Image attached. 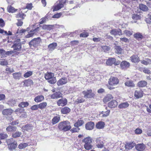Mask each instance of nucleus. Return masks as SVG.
<instances>
[{
    "mask_svg": "<svg viewBox=\"0 0 151 151\" xmlns=\"http://www.w3.org/2000/svg\"><path fill=\"white\" fill-rule=\"evenodd\" d=\"M58 127L59 129L64 132L68 131L71 128L70 122L67 121L60 122Z\"/></svg>",
    "mask_w": 151,
    "mask_h": 151,
    "instance_id": "obj_1",
    "label": "nucleus"
},
{
    "mask_svg": "<svg viewBox=\"0 0 151 151\" xmlns=\"http://www.w3.org/2000/svg\"><path fill=\"white\" fill-rule=\"evenodd\" d=\"M44 77L48 82L50 83L53 84L55 83L57 81L56 77H54V74L52 73L47 72L45 74Z\"/></svg>",
    "mask_w": 151,
    "mask_h": 151,
    "instance_id": "obj_2",
    "label": "nucleus"
},
{
    "mask_svg": "<svg viewBox=\"0 0 151 151\" xmlns=\"http://www.w3.org/2000/svg\"><path fill=\"white\" fill-rule=\"evenodd\" d=\"M119 83V80L117 78L111 77L109 81V85L107 86L108 88L110 90L114 89L115 88L113 86L117 85Z\"/></svg>",
    "mask_w": 151,
    "mask_h": 151,
    "instance_id": "obj_3",
    "label": "nucleus"
},
{
    "mask_svg": "<svg viewBox=\"0 0 151 151\" xmlns=\"http://www.w3.org/2000/svg\"><path fill=\"white\" fill-rule=\"evenodd\" d=\"M83 142L84 143V147L86 150H89L92 148L93 146L91 145L92 139L90 137L84 138L83 140Z\"/></svg>",
    "mask_w": 151,
    "mask_h": 151,
    "instance_id": "obj_4",
    "label": "nucleus"
},
{
    "mask_svg": "<svg viewBox=\"0 0 151 151\" xmlns=\"http://www.w3.org/2000/svg\"><path fill=\"white\" fill-rule=\"evenodd\" d=\"M41 42V39L39 37L32 40L29 43V45L31 47L32 46L36 47L38 46Z\"/></svg>",
    "mask_w": 151,
    "mask_h": 151,
    "instance_id": "obj_5",
    "label": "nucleus"
},
{
    "mask_svg": "<svg viewBox=\"0 0 151 151\" xmlns=\"http://www.w3.org/2000/svg\"><path fill=\"white\" fill-rule=\"evenodd\" d=\"M20 39L17 40L14 42L12 47L14 48V50H20L22 48V46Z\"/></svg>",
    "mask_w": 151,
    "mask_h": 151,
    "instance_id": "obj_6",
    "label": "nucleus"
},
{
    "mask_svg": "<svg viewBox=\"0 0 151 151\" xmlns=\"http://www.w3.org/2000/svg\"><path fill=\"white\" fill-rule=\"evenodd\" d=\"M84 97L86 99L91 98L94 96V94L92 93L91 90H85L83 91Z\"/></svg>",
    "mask_w": 151,
    "mask_h": 151,
    "instance_id": "obj_7",
    "label": "nucleus"
},
{
    "mask_svg": "<svg viewBox=\"0 0 151 151\" xmlns=\"http://www.w3.org/2000/svg\"><path fill=\"white\" fill-rule=\"evenodd\" d=\"M23 99H11L8 102L9 104L12 106H14L16 104L17 102H19L20 101H23Z\"/></svg>",
    "mask_w": 151,
    "mask_h": 151,
    "instance_id": "obj_8",
    "label": "nucleus"
},
{
    "mask_svg": "<svg viewBox=\"0 0 151 151\" xmlns=\"http://www.w3.org/2000/svg\"><path fill=\"white\" fill-rule=\"evenodd\" d=\"M67 100L63 98L59 100L57 102L58 106H64L67 104Z\"/></svg>",
    "mask_w": 151,
    "mask_h": 151,
    "instance_id": "obj_9",
    "label": "nucleus"
},
{
    "mask_svg": "<svg viewBox=\"0 0 151 151\" xmlns=\"http://www.w3.org/2000/svg\"><path fill=\"white\" fill-rule=\"evenodd\" d=\"M110 33L115 36L122 35L121 30L120 29H113L111 31Z\"/></svg>",
    "mask_w": 151,
    "mask_h": 151,
    "instance_id": "obj_10",
    "label": "nucleus"
},
{
    "mask_svg": "<svg viewBox=\"0 0 151 151\" xmlns=\"http://www.w3.org/2000/svg\"><path fill=\"white\" fill-rule=\"evenodd\" d=\"M94 123L92 122H90L85 125V128L87 130H91L94 127Z\"/></svg>",
    "mask_w": 151,
    "mask_h": 151,
    "instance_id": "obj_11",
    "label": "nucleus"
},
{
    "mask_svg": "<svg viewBox=\"0 0 151 151\" xmlns=\"http://www.w3.org/2000/svg\"><path fill=\"white\" fill-rule=\"evenodd\" d=\"M135 148L136 150L139 151H142L144 150L145 148V146L143 144H139L136 145Z\"/></svg>",
    "mask_w": 151,
    "mask_h": 151,
    "instance_id": "obj_12",
    "label": "nucleus"
},
{
    "mask_svg": "<svg viewBox=\"0 0 151 151\" xmlns=\"http://www.w3.org/2000/svg\"><path fill=\"white\" fill-rule=\"evenodd\" d=\"M67 82L68 80L66 78H62L58 81L57 84L58 86H61L65 84Z\"/></svg>",
    "mask_w": 151,
    "mask_h": 151,
    "instance_id": "obj_13",
    "label": "nucleus"
},
{
    "mask_svg": "<svg viewBox=\"0 0 151 151\" xmlns=\"http://www.w3.org/2000/svg\"><path fill=\"white\" fill-rule=\"evenodd\" d=\"M136 145V144L133 142H128L125 145V147L127 150H131L134 146Z\"/></svg>",
    "mask_w": 151,
    "mask_h": 151,
    "instance_id": "obj_14",
    "label": "nucleus"
},
{
    "mask_svg": "<svg viewBox=\"0 0 151 151\" xmlns=\"http://www.w3.org/2000/svg\"><path fill=\"white\" fill-rule=\"evenodd\" d=\"M120 65L122 69H124L128 68L130 65V64L127 61H123L121 63Z\"/></svg>",
    "mask_w": 151,
    "mask_h": 151,
    "instance_id": "obj_15",
    "label": "nucleus"
},
{
    "mask_svg": "<svg viewBox=\"0 0 151 151\" xmlns=\"http://www.w3.org/2000/svg\"><path fill=\"white\" fill-rule=\"evenodd\" d=\"M64 6L63 4L61 3H59L57 5H55L52 7L53 9V11H58L60 9L62 8Z\"/></svg>",
    "mask_w": 151,
    "mask_h": 151,
    "instance_id": "obj_16",
    "label": "nucleus"
},
{
    "mask_svg": "<svg viewBox=\"0 0 151 151\" xmlns=\"http://www.w3.org/2000/svg\"><path fill=\"white\" fill-rule=\"evenodd\" d=\"M62 94L59 91L56 92L51 95V98L53 99H58L62 97Z\"/></svg>",
    "mask_w": 151,
    "mask_h": 151,
    "instance_id": "obj_17",
    "label": "nucleus"
},
{
    "mask_svg": "<svg viewBox=\"0 0 151 151\" xmlns=\"http://www.w3.org/2000/svg\"><path fill=\"white\" fill-rule=\"evenodd\" d=\"M143 95V92L142 90H137L135 91L134 96L137 99L142 97Z\"/></svg>",
    "mask_w": 151,
    "mask_h": 151,
    "instance_id": "obj_18",
    "label": "nucleus"
},
{
    "mask_svg": "<svg viewBox=\"0 0 151 151\" xmlns=\"http://www.w3.org/2000/svg\"><path fill=\"white\" fill-rule=\"evenodd\" d=\"M13 110L11 109H4L2 112V114L4 115H10L12 113Z\"/></svg>",
    "mask_w": 151,
    "mask_h": 151,
    "instance_id": "obj_19",
    "label": "nucleus"
},
{
    "mask_svg": "<svg viewBox=\"0 0 151 151\" xmlns=\"http://www.w3.org/2000/svg\"><path fill=\"white\" fill-rule=\"evenodd\" d=\"M33 128V127L31 125H26L23 126L22 127V129L23 132H24L25 130L29 131L30 130H32Z\"/></svg>",
    "mask_w": 151,
    "mask_h": 151,
    "instance_id": "obj_20",
    "label": "nucleus"
},
{
    "mask_svg": "<svg viewBox=\"0 0 151 151\" xmlns=\"http://www.w3.org/2000/svg\"><path fill=\"white\" fill-rule=\"evenodd\" d=\"M116 59L114 58H109L106 61L107 65H111L115 63Z\"/></svg>",
    "mask_w": 151,
    "mask_h": 151,
    "instance_id": "obj_21",
    "label": "nucleus"
},
{
    "mask_svg": "<svg viewBox=\"0 0 151 151\" xmlns=\"http://www.w3.org/2000/svg\"><path fill=\"white\" fill-rule=\"evenodd\" d=\"M117 105V103L116 101L115 100H113L108 104V106L111 108H115Z\"/></svg>",
    "mask_w": 151,
    "mask_h": 151,
    "instance_id": "obj_22",
    "label": "nucleus"
},
{
    "mask_svg": "<svg viewBox=\"0 0 151 151\" xmlns=\"http://www.w3.org/2000/svg\"><path fill=\"white\" fill-rule=\"evenodd\" d=\"M40 27H42V29L44 30H50L53 29V25H52L44 24L42 26H40Z\"/></svg>",
    "mask_w": 151,
    "mask_h": 151,
    "instance_id": "obj_23",
    "label": "nucleus"
},
{
    "mask_svg": "<svg viewBox=\"0 0 151 151\" xmlns=\"http://www.w3.org/2000/svg\"><path fill=\"white\" fill-rule=\"evenodd\" d=\"M105 124L102 121L99 122L96 125V127L98 129H102L105 126Z\"/></svg>",
    "mask_w": 151,
    "mask_h": 151,
    "instance_id": "obj_24",
    "label": "nucleus"
},
{
    "mask_svg": "<svg viewBox=\"0 0 151 151\" xmlns=\"http://www.w3.org/2000/svg\"><path fill=\"white\" fill-rule=\"evenodd\" d=\"M130 58L131 61L134 63L138 62L139 61V58L136 55H133L130 57Z\"/></svg>",
    "mask_w": 151,
    "mask_h": 151,
    "instance_id": "obj_25",
    "label": "nucleus"
},
{
    "mask_svg": "<svg viewBox=\"0 0 151 151\" xmlns=\"http://www.w3.org/2000/svg\"><path fill=\"white\" fill-rule=\"evenodd\" d=\"M57 45L56 43L53 42L49 44L48 46V48L49 50L53 51Z\"/></svg>",
    "mask_w": 151,
    "mask_h": 151,
    "instance_id": "obj_26",
    "label": "nucleus"
},
{
    "mask_svg": "<svg viewBox=\"0 0 151 151\" xmlns=\"http://www.w3.org/2000/svg\"><path fill=\"white\" fill-rule=\"evenodd\" d=\"M139 7L140 10L144 12H147L149 10L148 7L146 5L142 4H140Z\"/></svg>",
    "mask_w": 151,
    "mask_h": 151,
    "instance_id": "obj_27",
    "label": "nucleus"
},
{
    "mask_svg": "<svg viewBox=\"0 0 151 151\" xmlns=\"http://www.w3.org/2000/svg\"><path fill=\"white\" fill-rule=\"evenodd\" d=\"M126 86L131 87H134L135 86V84L133 81L132 80H129L127 81L124 83Z\"/></svg>",
    "mask_w": 151,
    "mask_h": 151,
    "instance_id": "obj_28",
    "label": "nucleus"
},
{
    "mask_svg": "<svg viewBox=\"0 0 151 151\" xmlns=\"http://www.w3.org/2000/svg\"><path fill=\"white\" fill-rule=\"evenodd\" d=\"M12 75L13 78L16 80H19L22 77V73L20 72L13 73Z\"/></svg>",
    "mask_w": 151,
    "mask_h": 151,
    "instance_id": "obj_29",
    "label": "nucleus"
},
{
    "mask_svg": "<svg viewBox=\"0 0 151 151\" xmlns=\"http://www.w3.org/2000/svg\"><path fill=\"white\" fill-rule=\"evenodd\" d=\"M70 111V109L67 107H65L61 109V112L63 114L68 113Z\"/></svg>",
    "mask_w": 151,
    "mask_h": 151,
    "instance_id": "obj_30",
    "label": "nucleus"
},
{
    "mask_svg": "<svg viewBox=\"0 0 151 151\" xmlns=\"http://www.w3.org/2000/svg\"><path fill=\"white\" fill-rule=\"evenodd\" d=\"M44 99V97L42 95L38 96H36L35 99L34 101L36 102H39L42 101Z\"/></svg>",
    "mask_w": 151,
    "mask_h": 151,
    "instance_id": "obj_31",
    "label": "nucleus"
},
{
    "mask_svg": "<svg viewBox=\"0 0 151 151\" xmlns=\"http://www.w3.org/2000/svg\"><path fill=\"white\" fill-rule=\"evenodd\" d=\"M21 101V102H20L19 104L18 105V106L19 107L22 108L26 107L29 105V103L27 102H22V101Z\"/></svg>",
    "mask_w": 151,
    "mask_h": 151,
    "instance_id": "obj_32",
    "label": "nucleus"
},
{
    "mask_svg": "<svg viewBox=\"0 0 151 151\" xmlns=\"http://www.w3.org/2000/svg\"><path fill=\"white\" fill-rule=\"evenodd\" d=\"M24 85L26 86H28L33 84L32 81L30 80H27L24 81L23 82Z\"/></svg>",
    "mask_w": 151,
    "mask_h": 151,
    "instance_id": "obj_33",
    "label": "nucleus"
},
{
    "mask_svg": "<svg viewBox=\"0 0 151 151\" xmlns=\"http://www.w3.org/2000/svg\"><path fill=\"white\" fill-rule=\"evenodd\" d=\"M147 84L146 81H141L138 82V86L139 87H143L145 86Z\"/></svg>",
    "mask_w": 151,
    "mask_h": 151,
    "instance_id": "obj_34",
    "label": "nucleus"
},
{
    "mask_svg": "<svg viewBox=\"0 0 151 151\" xmlns=\"http://www.w3.org/2000/svg\"><path fill=\"white\" fill-rule=\"evenodd\" d=\"M115 50V52L117 54H122L124 52L123 50L119 46H116Z\"/></svg>",
    "mask_w": 151,
    "mask_h": 151,
    "instance_id": "obj_35",
    "label": "nucleus"
},
{
    "mask_svg": "<svg viewBox=\"0 0 151 151\" xmlns=\"http://www.w3.org/2000/svg\"><path fill=\"white\" fill-rule=\"evenodd\" d=\"M96 146L98 148H102L103 147V143L102 141H101L99 139H97L96 140Z\"/></svg>",
    "mask_w": 151,
    "mask_h": 151,
    "instance_id": "obj_36",
    "label": "nucleus"
},
{
    "mask_svg": "<svg viewBox=\"0 0 151 151\" xmlns=\"http://www.w3.org/2000/svg\"><path fill=\"white\" fill-rule=\"evenodd\" d=\"M60 117L59 116H56L53 117L52 120V123L53 124L58 123L60 120Z\"/></svg>",
    "mask_w": 151,
    "mask_h": 151,
    "instance_id": "obj_37",
    "label": "nucleus"
},
{
    "mask_svg": "<svg viewBox=\"0 0 151 151\" xmlns=\"http://www.w3.org/2000/svg\"><path fill=\"white\" fill-rule=\"evenodd\" d=\"M39 29V27H37V28L35 29V30H34L33 31H31L29 33H28L27 35H26V37L29 38L32 37L34 34L35 32L37 31H38V29Z\"/></svg>",
    "mask_w": 151,
    "mask_h": 151,
    "instance_id": "obj_38",
    "label": "nucleus"
},
{
    "mask_svg": "<svg viewBox=\"0 0 151 151\" xmlns=\"http://www.w3.org/2000/svg\"><path fill=\"white\" fill-rule=\"evenodd\" d=\"M84 123L83 120H78V121L74 124L75 127H78L82 125Z\"/></svg>",
    "mask_w": 151,
    "mask_h": 151,
    "instance_id": "obj_39",
    "label": "nucleus"
},
{
    "mask_svg": "<svg viewBox=\"0 0 151 151\" xmlns=\"http://www.w3.org/2000/svg\"><path fill=\"white\" fill-rule=\"evenodd\" d=\"M17 143L14 142L10 144H8V147L10 149L12 150L15 149V148L17 147Z\"/></svg>",
    "mask_w": 151,
    "mask_h": 151,
    "instance_id": "obj_40",
    "label": "nucleus"
},
{
    "mask_svg": "<svg viewBox=\"0 0 151 151\" xmlns=\"http://www.w3.org/2000/svg\"><path fill=\"white\" fill-rule=\"evenodd\" d=\"M22 133L21 132L17 131L12 134V137L14 138L19 137L20 136Z\"/></svg>",
    "mask_w": 151,
    "mask_h": 151,
    "instance_id": "obj_41",
    "label": "nucleus"
},
{
    "mask_svg": "<svg viewBox=\"0 0 151 151\" xmlns=\"http://www.w3.org/2000/svg\"><path fill=\"white\" fill-rule=\"evenodd\" d=\"M17 127L14 126H9L6 128V130L8 132H13L16 131Z\"/></svg>",
    "mask_w": 151,
    "mask_h": 151,
    "instance_id": "obj_42",
    "label": "nucleus"
},
{
    "mask_svg": "<svg viewBox=\"0 0 151 151\" xmlns=\"http://www.w3.org/2000/svg\"><path fill=\"white\" fill-rule=\"evenodd\" d=\"M129 106V104L127 102H124L120 104L119 107L120 108H125Z\"/></svg>",
    "mask_w": 151,
    "mask_h": 151,
    "instance_id": "obj_43",
    "label": "nucleus"
},
{
    "mask_svg": "<svg viewBox=\"0 0 151 151\" xmlns=\"http://www.w3.org/2000/svg\"><path fill=\"white\" fill-rule=\"evenodd\" d=\"M133 36L134 38H135L137 39H142V37H143L142 35V34L139 32L135 34H134Z\"/></svg>",
    "mask_w": 151,
    "mask_h": 151,
    "instance_id": "obj_44",
    "label": "nucleus"
},
{
    "mask_svg": "<svg viewBox=\"0 0 151 151\" xmlns=\"http://www.w3.org/2000/svg\"><path fill=\"white\" fill-rule=\"evenodd\" d=\"M113 97L112 95L111 94H108L104 99V101L105 102H107L113 99Z\"/></svg>",
    "mask_w": 151,
    "mask_h": 151,
    "instance_id": "obj_45",
    "label": "nucleus"
},
{
    "mask_svg": "<svg viewBox=\"0 0 151 151\" xmlns=\"http://www.w3.org/2000/svg\"><path fill=\"white\" fill-rule=\"evenodd\" d=\"M8 11L9 12L14 13L17 10L11 6H8L7 8Z\"/></svg>",
    "mask_w": 151,
    "mask_h": 151,
    "instance_id": "obj_46",
    "label": "nucleus"
},
{
    "mask_svg": "<svg viewBox=\"0 0 151 151\" xmlns=\"http://www.w3.org/2000/svg\"><path fill=\"white\" fill-rule=\"evenodd\" d=\"M111 48L107 46H101V50L102 51L104 52H106L109 51L110 49Z\"/></svg>",
    "mask_w": 151,
    "mask_h": 151,
    "instance_id": "obj_47",
    "label": "nucleus"
},
{
    "mask_svg": "<svg viewBox=\"0 0 151 151\" xmlns=\"http://www.w3.org/2000/svg\"><path fill=\"white\" fill-rule=\"evenodd\" d=\"M132 31L131 32L128 30H125L123 31V33L122 34V35L126 34L127 36L130 37L132 35Z\"/></svg>",
    "mask_w": 151,
    "mask_h": 151,
    "instance_id": "obj_48",
    "label": "nucleus"
},
{
    "mask_svg": "<svg viewBox=\"0 0 151 151\" xmlns=\"http://www.w3.org/2000/svg\"><path fill=\"white\" fill-rule=\"evenodd\" d=\"M8 63V60L5 59H2L0 61V64L2 65H6Z\"/></svg>",
    "mask_w": 151,
    "mask_h": 151,
    "instance_id": "obj_49",
    "label": "nucleus"
},
{
    "mask_svg": "<svg viewBox=\"0 0 151 151\" xmlns=\"http://www.w3.org/2000/svg\"><path fill=\"white\" fill-rule=\"evenodd\" d=\"M132 19L134 20H137L140 19V16L137 14H132Z\"/></svg>",
    "mask_w": 151,
    "mask_h": 151,
    "instance_id": "obj_50",
    "label": "nucleus"
},
{
    "mask_svg": "<svg viewBox=\"0 0 151 151\" xmlns=\"http://www.w3.org/2000/svg\"><path fill=\"white\" fill-rule=\"evenodd\" d=\"M39 105V107L40 109H42L45 108L47 105V103L46 102H43L40 103L38 105Z\"/></svg>",
    "mask_w": 151,
    "mask_h": 151,
    "instance_id": "obj_51",
    "label": "nucleus"
},
{
    "mask_svg": "<svg viewBox=\"0 0 151 151\" xmlns=\"http://www.w3.org/2000/svg\"><path fill=\"white\" fill-rule=\"evenodd\" d=\"M33 72L32 71H29L25 73L24 75V76L25 78H27L30 77L32 75Z\"/></svg>",
    "mask_w": 151,
    "mask_h": 151,
    "instance_id": "obj_52",
    "label": "nucleus"
},
{
    "mask_svg": "<svg viewBox=\"0 0 151 151\" xmlns=\"http://www.w3.org/2000/svg\"><path fill=\"white\" fill-rule=\"evenodd\" d=\"M28 146V144L27 143H21L19 145V148L20 149H22Z\"/></svg>",
    "mask_w": 151,
    "mask_h": 151,
    "instance_id": "obj_53",
    "label": "nucleus"
},
{
    "mask_svg": "<svg viewBox=\"0 0 151 151\" xmlns=\"http://www.w3.org/2000/svg\"><path fill=\"white\" fill-rule=\"evenodd\" d=\"M8 135L6 133H0V139H4L7 138Z\"/></svg>",
    "mask_w": 151,
    "mask_h": 151,
    "instance_id": "obj_54",
    "label": "nucleus"
},
{
    "mask_svg": "<svg viewBox=\"0 0 151 151\" xmlns=\"http://www.w3.org/2000/svg\"><path fill=\"white\" fill-rule=\"evenodd\" d=\"M110 111L109 110H108L106 112H104H104H103V115L102 116L103 117H106L108 116L110 113Z\"/></svg>",
    "mask_w": 151,
    "mask_h": 151,
    "instance_id": "obj_55",
    "label": "nucleus"
},
{
    "mask_svg": "<svg viewBox=\"0 0 151 151\" xmlns=\"http://www.w3.org/2000/svg\"><path fill=\"white\" fill-rule=\"evenodd\" d=\"M88 36V33L83 32L80 35V36L81 37H86Z\"/></svg>",
    "mask_w": 151,
    "mask_h": 151,
    "instance_id": "obj_56",
    "label": "nucleus"
},
{
    "mask_svg": "<svg viewBox=\"0 0 151 151\" xmlns=\"http://www.w3.org/2000/svg\"><path fill=\"white\" fill-rule=\"evenodd\" d=\"M62 15V13H57L56 14H55L52 17L53 18H58L60 17Z\"/></svg>",
    "mask_w": 151,
    "mask_h": 151,
    "instance_id": "obj_57",
    "label": "nucleus"
},
{
    "mask_svg": "<svg viewBox=\"0 0 151 151\" xmlns=\"http://www.w3.org/2000/svg\"><path fill=\"white\" fill-rule=\"evenodd\" d=\"M39 108V105H33L31 107V109L32 110H36Z\"/></svg>",
    "mask_w": 151,
    "mask_h": 151,
    "instance_id": "obj_58",
    "label": "nucleus"
},
{
    "mask_svg": "<svg viewBox=\"0 0 151 151\" xmlns=\"http://www.w3.org/2000/svg\"><path fill=\"white\" fill-rule=\"evenodd\" d=\"M143 72L147 74H150L151 71L147 68H145L143 70Z\"/></svg>",
    "mask_w": 151,
    "mask_h": 151,
    "instance_id": "obj_59",
    "label": "nucleus"
},
{
    "mask_svg": "<svg viewBox=\"0 0 151 151\" xmlns=\"http://www.w3.org/2000/svg\"><path fill=\"white\" fill-rule=\"evenodd\" d=\"M135 132L137 134H140L142 133V130L139 129H137L135 130Z\"/></svg>",
    "mask_w": 151,
    "mask_h": 151,
    "instance_id": "obj_60",
    "label": "nucleus"
},
{
    "mask_svg": "<svg viewBox=\"0 0 151 151\" xmlns=\"http://www.w3.org/2000/svg\"><path fill=\"white\" fill-rule=\"evenodd\" d=\"M85 101V99L83 98H79L77 99V102L78 103H81L84 102Z\"/></svg>",
    "mask_w": 151,
    "mask_h": 151,
    "instance_id": "obj_61",
    "label": "nucleus"
},
{
    "mask_svg": "<svg viewBox=\"0 0 151 151\" xmlns=\"http://www.w3.org/2000/svg\"><path fill=\"white\" fill-rule=\"evenodd\" d=\"M14 53V52L13 51H8L7 52H6L5 51V53H4V54H6L7 55H12Z\"/></svg>",
    "mask_w": 151,
    "mask_h": 151,
    "instance_id": "obj_62",
    "label": "nucleus"
},
{
    "mask_svg": "<svg viewBox=\"0 0 151 151\" xmlns=\"http://www.w3.org/2000/svg\"><path fill=\"white\" fill-rule=\"evenodd\" d=\"M6 70L8 73H12L14 71V70L13 69H11L9 68H7L6 69Z\"/></svg>",
    "mask_w": 151,
    "mask_h": 151,
    "instance_id": "obj_63",
    "label": "nucleus"
},
{
    "mask_svg": "<svg viewBox=\"0 0 151 151\" xmlns=\"http://www.w3.org/2000/svg\"><path fill=\"white\" fill-rule=\"evenodd\" d=\"M120 41L126 42L129 41V40L126 37H123L120 38Z\"/></svg>",
    "mask_w": 151,
    "mask_h": 151,
    "instance_id": "obj_64",
    "label": "nucleus"
}]
</instances>
